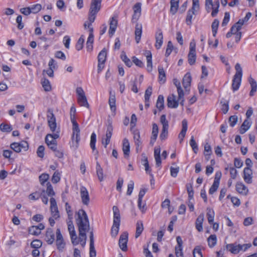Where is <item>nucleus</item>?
<instances>
[{"label": "nucleus", "mask_w": 257, "mask_h": 257, "mask_svg": "<svg viewBox=\"0 0 257 257\" xmlns=\"http://www.w3.org/2000/svg\"><path fill=\"white\" fill-rule=\"evenodd\" d=\"M78 218L76 219L78 226L79 235L84 237V240L81 243L82 246L84 247L86 243V231L89 229V222L86 212L80 209L77 212Z\"/></svg>", "instance_id": "1"}, {"label": "nucleus", "mask_w": 257, "mask_h": 257, "mask_svg": "<svg viewBox=\"0 0 257 257\" xmlns=\"http://www.w3.org/2000/svg\"><path fill=\"white\" fill-rule=\"evenodd\" d=\"M76 109L74 106H71L70 109V119L72 123V136L71 138V147L76 149L78 147L80 138V129L79 125L75 119V113Z\"/></svg>", "instance_id": "2"}, {"label": "nucleus", "mask_w": 257, "mask_h": 257, "mask_svg": "<svg viewBox=\"0 0 257 257\" xmlns=\"http://www.w3.org/2000/svg\"><path fill=\"white\" fill-rule=\"evenodd\" d=\"M235 69L236 73L233 76L232 83V88L233 91H235L239 89L242 76V69L239 63L236 64Z\"/></svg>", "instance_id": "3"}, {"label": "nucleus", "mask_w": 257, "mask_h": 257, "mask_svg": "<svg viewBox=\"0 0 257 257\" xmlns=\"http://www.w3.org/2000/svg\"><path fill=\"white\" fill-rule=\"evenodd\" d=\"M113 213V223L111 229V234L112 237H115L119 231L120 225V214L118 207L113 206L112 207Z\"/></svg>", "instance_id": "4"}, {"label": "nucleus", "mask_w": 257, "mask_h": 257, "mask_svg": "<svg viewBox=\"0 0 257 257\" xmlns=\"http://www.w3.org/2000/svg\"><path fill=\"white\" fill-rule=\"evenodd\" d=\"M56 243L57 249L59 251H62L65 246V243L63 239V236L61 233L60 229L57 228L56 232Z\"/></svg>", "instance_id": "5"}, {"label": "nucleus", "mask_w": 257, "mask_h": 257, "mask_svg": "<svg viewBox=\"0 0 257 257\" xmlns=\"http://www.w3.org/2000/svg\"><path fill=\"white\" fill-rule=\"evenodd\" d=\"M80 194L82 203L85 205H88L90 202V197L88 191L85 187L81 186L80 187Z\"/></svg>", "instance_id": "6"}, {"label": "nucleus", "mask_w": 257, "mask_h": 257, "mask_svg": "<svg viewBox=\"0 0 257 257\" xmlns=\"http://www.w3.org/2000/svg\"><path fill=\"white\" fill-rule=\"evenodd\" d=\"M128 241V233L126 232H123L119 237L118 244L119 247L122 251L127 250V243Z\"/></svg>", "instance_id": "7"}, {"label": "nucleus", "mask_w": 257, "mask_h": 257, "mask_svg": "<svg viewBox=\"0 0 257 257\" xmlns=\"http://www.w3.org/2000/svg\"><path fill=\"white\" fill-rule=\"evenodd\" d=\"M209 6H211L212 7V12L211 13V16L212 17H215L218 12V8L219 7V3L218 1H216L214 4H213L212 3V0H206L205 1V7L207 8L209 7Z\"/></svg>", "instance_id": "8"}, {"label": "nucleus", "mask_w": 257, "mask_h": 257, "mask_svg": "<svg viewBox=\"0 0 257 257\" xmlns=\"http://www.w3.org/2000/svg\"><path fill=\"white\" fill-rule=\"evenodd\" d=\"M101 3V0H92L89 12L97 14L100 10Z\"/></svg>", "instance_id": "9"}, {"label": "nucleus", "mask_w": 257, "mask_h": 257, "mask_svg": "<svg viewBox=\"0 0 257 257\" xmlns=\"http://www.w3.org/2000/svg\"><path fill=\"white\" fill-rule=\"evenodd\" d=\"M155 39V47L156 48V49H159L161 48L162 45L163 40V33L161 29H158L156 34Z\"/></svg>", "instance_id": "10"}, {"label": "nucleus", "mask_w": 257, "mask_h": 257, "mask_svg": "<svg viewBox=\"0 0 257 257\" xmlns=\"http://www.w3.org/2000/svg\"><path fill=\"white\" fill-rule=\"evenodd\" d=\"M117 26V20L115 17H112L110 20L109 29L108 33L110 37H111L114 34Z\"/></svg>", "instance_id": "11"}, {"label": "nucleus", "mask_w": 257, "mask_h": 257, "mask_svg": "<svg viewBox=\"0 0 257 257\" xmlns=\"http://www.w3.org/2000/svg\"><path fill=\"white\" fill-rule=\"evenodd\" d=\"M45 240L49 244H52L55 240V234L53 229L51 228H47L46 235Z\"/></svg>", "instance_id": "12"}, {"label": "nucleus", "mask_w": 257, "mask_h": 257, "mask_svg": "<svg viewBox=\"0 0 257 257\" xmlns=\"http://www.w3.org/2000/svg\"><path fill=\"white\" fill-rule=\"evenodd\" d=\"M252 170L249 167H245L243 170V179L244 181L250 184L252 182Z\"/></svg>", "instance_id": "13"}, {"label": "nucleus", "mask_w": 257, "mask_h": 257, "mask_svg": "<svg viewBox=\"0 0 257 257\" xmlns=\"http://www.w3.org/2000/svg\"><path fill=\"white\" fill-rule=\"evenodd\" d=\"M226 248L234 254L238 253L241 250L243 249V246L240 244L235 245L233 243L228 244L226 246Z\"/></svg>", "instance_id": "14"}, {"label": "nucleus", "mask_w": 257, "mask_h": 257, "mask_svg": "<svg viewBox=\"0 0 257 257\" xmlns=\"http://www.w3.org/2000/svg\"><path fill=\"white\" fill-rule=\"evenodd\" d=\"M147 191L146 189H142L140 190L139 194V198H138V207L140 210L141 211L142 213H145L146 210V205H143V208H141V203L142 202V199L145 195L146 192Z\"/></svg>", "instance_id": "15"}, {"label": "nucleus", "mask_w": 257, "mask_h": 257, "mask_svg": "<svg viewBox=\"0 0 257 257\" xmlns=\"http://www.w3.org/2000/svg\"><path fill=\"white\" fill-rule=\"evenodd\" d=\"M178 101L176 99V96L172 94L167 98V106L170 108H177L178 106Z\"/></svg>", "instance_id": "16"}, {"label": "nucleus", "mask_w": 257, "mask_h": 257, "mask_svg": "<svg viewBox=\"0 0 257 257\" xmlns=\"http://www.w3.org/2000/svg\"><path fill=\"white\" fill-rule=\"evenodd\" d=\"M59 137V131H57L53 134H48L45 138V142L47 144L48 143L50 144L53 143H56V139Z\"/></svg>", "instance_id": "17"}, {"label": "nucleus", "mask_w": 257, "mask_h": 257, "mask_svg": "<svg viewBox=\"0 0 257 257\" xmlns=\"http://www.w3.org/2000/svg\"><path fill=\"white\" fill-rule=\"evenodd\" d=\"M182 128L181 132L179 134L178 138L180 139V142L181 143L185 136L188 128L187 121L186 119H183L182 122Z\"/></svg>", "instance_id": "18"}, {"label": "nucleus", "mask_w": 257, "mask_h": 257, "mask_svg": "<svg viewBox=\"0 0 257 257\" xmlns=\"http://www.w3.org/2000/svg\"><path fill=\"white\" fill-rule=\"evenodd\" d=\"M134 15L133 16V19L138 20L141 14V3H136L134 7Z\"/></svg>", "instance_id": "19"}, {"label": "nucleus", "mask_w": 257, "mask_h": 257, "mask_svg": "<svg viewBox=\"0 0 257 257\" xmlns=\"http://www.w3.org/2000/svg\"><path fill=\"white\" fill-rule=\"evenodd\" d=\"M135 33L136 41L137 43H139L140 41L142 33V24L137 23L136 25Z\"/></svg>", "instance_id": "20"}, {"label": "nucleus", "mask_w": 257, "mask_h": 257, "mask_svg": "<svg viewBox=\"0 0 257 257\" xmlns=\"http://www.w3.org/2000/svg\"><path fill=\"white\" fill-rule=\"evenodd\" d=\"M159 132L158 126L156 123L153 124L152 137L151 138L150 144L152 145L154 144L156 141Z\"/></svg>", "instance_id": "21"}, {"label": "nucleus", "mask_w": 257, "mask_h": 257, "mask_svg": "<svg viewBox=\"0 0 257 257\" xmlns=\"http://www.w3.org/2000/svg\"><path fill=\"white\" fill-rule=\"evenodd\" d=\"M145 55H146L147 58V70L149 72H151L152 71L153 68L152 53L150 51H146L145 52Z\"/></svg>", "instance_id": "22"}, {"label": "nucleus", "mask_w": 257, "mask_h": 257, "mask_svg": "<svg viewBox=\"0 0 257 257\" xmlns=\"http://www.w3.org/2000/svg\"><path fill=\"white\" fill-rule=\"evenodd\" d=\"M204 220V215L203 214H200L197 218L196 219L195 222V227L196 229L199 231L201 232L203 230L202 224Z\"/></svg>", "instance_id": "23"}, {"label": "nucleus", "mask_w": 257, "mask_h": 257, "mask_svg": "<svg viewBox=\"0 0 257 257\" xmlns=\"http://www.w3.org/2000/svg\"><path fill=\"white\" fill-rule=\"evenodd\" d=\"M161 149L160 147H156L154 149V157L156 161V165L159 167L161 165V160L160 157Z\"/></svg>", "instance_id": "24"}, {"label": "nucleus", "mask_w": 257, "mask_h": 257, "mask_svg": "<svg viewBox=\"0 0 257 257\" xmlns=\"http://www.w3.org/2000/svg\"><path fill=\"white\" fill-rule=\"evenodd\" d=\"M236 190L240 194L246 195L248 191L247 188L242 183H237Z\"/></svg>", "instance_id": "25"}, {"label": "nucleus", "mask_w": 257, "mask_h": 257, "mask_svg": "<svg viewBox=\"0 0 257 257\" xmlns=\"http://www.w3.org/2000/svg\"><path fill=\"white\" fill-rule=\"evenodd\" d=\"M248 81L251 86V90L249 92V95L252 96L254 95V93L256 92L257 89V83L256 81L250 76L248 78Z\"/></svg>", "instance_id": "26"}, {"label": "nucleus", "mask_w": 257, "mask_h": 257, "mask_svg": "<svg viewBox=\"0 0 257 257\" xmlns=\"http://www.w3.org/2000/svg\"><path fill=\"white\" fill-rule=\"evenodd\" d=\"M108 103L111 110L113 112H115L116 110L115 97V95L114 94H112L111 91L109 93Z\"/></svg>", "instance_id": "27"}, {"label": "nucleus", "mask_w": 257, "mask_h": 257, "mask_svg": "<svg viewBox=\"0 0 257 257\" xmlns=\"http://www.w3.org/2000/svg\"><path fill=\"white\" fill-rule=\"evenodd\" d=\"M45 192V190L41 189L38 191H37L34 193L30 194L28 198L30 200H37L39 199V198L42 195V194Z\"/></svg>", "instance_id": "28"}, {"label": "nucleus", "mask_w": 257, "mask_h": 257, "mask_svg": "<svg viewBox=\"0 0 257 257\" xmlns=\"http://www.w3.org/2000/svg\"><path fill=\"white\" fill-rule=\"evenodd\" d=\"M191 76L190 73H187L183 77V85L185 89H187L188 87L190 86L191 82Z\"/></svg>", "instance_id": "29"}, {"label": "nucleus", "mask_w": 257, "mask_h": 257, "mask_svg": "<svg viewBox=\"0 0 257 257\" xmlns=\"http://www.w3.org/2000/svg\"><path fill=\"white\" fill-rule=\"evenodd\" d=\"M250 126L251 122L250 121L247 119H245L241 125L239 133L241 134H244L250 128Z\"/></svg>", "instance_id": "30"}, {"label": "nucleus", "mask_w": 257, "mask_h": 257, "mask_svg": "<svg viewBox=\"0 0 257 257\" xmlns=\"http://www.w3.org/2000/svg\"><path fill=\"white\" fill-rule=\"evenodd\" d=\"M130 143L128 140L125 138L123 140L122 151L124 156H128L130 154Z\"/></svg>", "instance_id": "31"}, {"label": "nucleus", "mask_w": 257, "mask_h": 257, "mask_svg": "<svg viewBox=\"0 0 257 257\" xmlns=\"http://www.w3.org/2000/svg\"><path fill=\"white\" fill-rule=\"evenodd\" d=\"M173 82L174 85L177 87V92L179 95V99H181V98H183V96L184 95V93L181 86L180 82L177 79H174Z\"/></svg>", "instance_id": "32"}, {"label": "nucleus", "mask_w": 257, "mask_h": 257, "mask_svg": "<svg viewBox=\"0 0 257 257\" xmlns=\"http://www.w3.org/2000/svg\"><path fill=\"white\" fill-rule=\"evenodd\" d=\"M96 172L98 180L101 182L103 180V171L100 164L97 162L96 165Z\"/></svg>", "instance_id": "33"}, {"label": "nucleus", "mask_w": 257, "mask_h": 257, "mask_svg": "<svg viewBox=\"0 0 257 257\" xmlns=\"http://www.w3.org/2000/svg\"><path fill=\"white\" fill-rule=\"evenodd\" d=\"M144 230L143 223L142 221H138L136 224V232L135 237L137 238L139 237Z\"/></svg>", "instance_id": "34"}, {"label": "nucleus", "mask_w": 257, "mask_h": 257, "mask_svg": "<svg viewBox=\"0 0 257 257\" xmlns=\"http://www.w3.org/2000/svg\"><path fill=\"white\" fill-rule=\"evenodd\" d=\"M77 101L80 106L89 107V105L85 95L78 96Z\"/></svg>", "instance_id": "35"}, {"label": "nucleus", "mask_w": 257, "mask_h": 257, "mask_svg": "<svg viewBox=\"0 0 257 257\" xmlns=\"http://www.w3.org/2000/svg\"><path fill=\"white\" fill-rule=\"evenodd\" d=\"M134 139L136 146V149L137 150L139 146L141 145L142 142L140 140V132L138 131H135L134 132Z\"/></svg>", "instance_id": "36"}, {"label": "nucleus", "mask_w": 257, "mask_h": 257, "mask_svg": "<svg viewBox=\"0 0 257 257\" xmlns=\"http://www.w3.org/2000/svg\"><path fill=\"white\" fill-rule=\"evenodd\" d=\"M170 4V12L173 15H174L178 10L179 0H171Z\"/></svg>", "instance_id": "37"}, {"label": "nucleus", "mask_w": 257, "mask_h": 257, "mask_svg": "<svg viewBox=\"0 0 257 257\" xmlns=\"http://www.w3.org/2000/svg\"><path fill=\"white\" fill-rule=\"evenodd\" d=\"M159 81L164 83L166 81V74L162 66H159Z\"/></svg>", "instance_id": "38"}, {"label": "nucleus", "mask_w": 257, "mask_h": 257, "mask_svg": "<svg viewBox=\"0 0 257 257\" xmlns=\"http://www.w3.org/2000/svg\"><path fill=\"white\" fill-rule=\"evenodd\" d=\"M164 97L162 95H159L156 102V107L160 111L162 110L164 107Z\"/></svg>", "instance_id": "39"}, {"label": "nucleus", "mask_w": 257, "mask_h": 257, "mask_svg": "<svg viewBox=\"0 0 257 257\" xmlns=\"http://www.w3.org/2000/svg\"><path fill=\"white\" fill-rule=\"evenodd\" d=\"M196 59V52H189L188 55V61L190 65H192L195 64Z\"/></svg>", "instance_id": "40"}, {"label": "nucleus", "mask_w": 257, "mask_h": 257, "mask_svg": "<svg viewBox=\"0 0 257 257\" xmlns=\"http://www.w3.org/2000/svg\"><path fill=\"white\" fill-rule=\"evenodd\" d=\"M106 58V51L105 48L103 49L98 54V62L105 63Z\"/></svg>", "instance_id": "41"}, {"label": "nucleus", "mask_w": 257, "mask_h": 257, "mask_svg": "<svg viewBox=\"0 0 257 257\" xmlns=\"http://www.w3.org/2000/svg\"><path fill=\"white\" fill-rule=\"evenodd\" d=\"M48 124L56 122V118L53 114L52 110L48 109L47 115Z\"/></svg>", "instance_id": "42"}, {"label": "nucleus", "mask_w": 257, "mask_h": 257, "mask_svg": "<svg viewBox=\"0 0 257 257\" xmlns=\"http://www.w3.org/2000/svg\"><path fill=\"white\" fill-rule=\"evenodd\" d=\"M41 84L45 91H50L51 90L50 81L47 79L44 78L42 80Z\"/></svg>", "instance_id": "43"}, {"label": "nucleus", "mask_w": 257, "mask_h": 257, "mask_svg": "<svg viewBox=\"0 0 257 257\" xmlns=\"http://www.w3.org/2000/svg\"><path fill=\"white\" fill-rule=\"evenodd\" d=\"M208 245L210 247H213L216 244V236L215 234L211 235L207 239Z\"/></svg>", "instance_id": "44"}, {"label": "nucleus", "mask_w": 257, "mask_h": 257, "mask_svg": "<svg viewBox=\"0 0 257 257\" xmlns=\"http://www.w3.org/2000/svg\"><path fill=\"white\" fill-rule=\"evenodd\" d=\"M238 22L235 23L231 28L230 30V32L233 35H235L237 34L238 32H240L239 31L241 30L242 26L240 25L237 24Z\"/></svg>", "instance_id": "45"}, {"label": "nucleus", "mask_w": 257, "mask_h": 257, "mask_svg": "<svg viewBox=\"0 0 257 257\" xmlns=\"http://www.w3.org/2000/svg\"><path fill=\"white\" fill-rule=\"evenodd\" d=\"M194 15H195V11L192 10L190 9L188 11L186 19V23L188 25L190 26L191 25L192 19Z\"/></svg>", "instance_id": "46"}, {"label": "nucleus", "mask_w": 257, "mask_h": 257, "mask_svg": "<svg viewBox=\"0 0 257 257\" xmlns=\"http://www.w3.org/2000/svg\"><path fill=\"white\" fill-rule=\"evenodd\" d=\"M207 217L209 223H213L214 217V212L212 209L207 208Z\"/></svg>", "instance_id": "47"}, {"label": "nucleus", "mask_w": 257, "mask_h": 257, "mask_svg": "<svg viewBox=\"0 0 257 257\" xmlns=\"http://www.w3.org/2000/svg\"><path fill=\"white\" fill-rule=\"evenodd\" d=\"M96 14H97L96 13H91V12H89L88 21L89 22V23H88V28L89 29V30H90V28H93L91 27V24L95 21Z\"/></svg>", "instance_id": "48"}, {"label": "nucleus", "mask_w": 257, "mask_h": 257, "mask_svg": "<svg viewBox=\"0 0 257 257\" xmlns=\"http://www.w3.org/2000/svg\"><path fill=\"white\" fill-rule=\"evenodd\" d=\"M0 130L3 132L9 133L13 128L10 124L2 123L0 124Z\"/></svg>", "instance_id": "49"}, {"label": "nucleus", "mask_w": 257, "mask_h": 257, "mask_svg": "<svg viewBox=\"0 0 257 257\" xmlns=\"http://www.w3.org/2000/svg\"><path fill=\"white\" fill-rule=\"evenodd\" d=\"M190 145L191 146L193 152L195 154H197L198 150V148L193 136L191 137V140L190 141Z\"/></svg>", "instance_id": "50"}, {"label": "nucleus", "mask_w": 257, "mask_h": 257, "mask_svg": "<svg viewBox=\"0 0 257 257\" xmlns=\"http://www.w3.org/2000/svg\"><path fill=\"white\" fill-rule=\"evenodd\" d=\"M28 231L30 234L36 236L39 235L41 233V231H39V230L37 228L36 226L34 225L29 227Z\"/></svg>", "instance_id": "51"}, {"label": "nucleus", "mask_w": 257, "mask_h": 257, "mask_svg": "<svg viewBox=\"0 0 257 257\" xmlns=\"http://www.w3.org/2000/svg\"><path fill=\"white\" fill-rule=\"evenodd\" d=\"M121 58L122 60L124 62L125 65L128 67H130L132 65V62L129 58H127L125 54L122 52L121 54Z\"/></svg>", "instance_id": "52"}, {"label": "nucleus", "mask_w": 257, "mask_h": 257, "mask_svg": "<svg viewBox=\"0 0 257 257\" xmlns=\"http://www.w3.org/2000/svg\"><path fill=\"white\" fill-rule=\"evenodd\" d=\"M46 185H47L46 193H47V195L49 196H54L55 193L53 190V187H52L51 184H50V183L49 182H47Z\"/></svg>", "instance_id": "53"}, {"label": "nucleus", "mask_w": 257, "mask_h": 257, "mask_svg": "<svg viewBox=\"0 0 257 257\" xmlns=\"http://www.w3.org/2000/svg\"><path fill=\"white\" fill-rule=\"evenodd\" d=\"M96 141V136L94 133L91 135L90 146L93 151L95 150V143Z\"/></svg>", "instance_id": "54"}, {"label": "nucleus", "mask_w": 257, "mask_h": 257, "mask_svg": "<svg viewBox=\"0 0 257 257\" xmlns=\"http://www.w3.org/2000/svg\"><path fill=\"white\" fill-rule=\"evenodd\" d=\"M251 16V13L250 12H248L246 14L245 17L243 19H239L238 21L237 24L242 26L244 23H246L249 20V19L250 18Z\"/></svg>", "instance_id": "55"}, {"label": "nucleus", "mask_w": 257, "mask_h": 257, "mask_svg": "<svg viewBox=\"0 0 257 257\" xmlns=\"http://www.w3.org/2000/svg\"><path fill=\"white\" fill-rule=\"evenodd\" d=\"M84 42V39L83 38V36H81L76 44V49L78 51H80L83 48Z\"/></svg>", "instance_id": "56"}, {"label": "nucleus", "mask_w": 257, "mask_h": 257, "mask_svg": "<svg viewBox=\"0 0 257 257\" xmlns=\"http://www.w3.org/2000/svg\"><path fill=\"white\" fill-rule=\"evenodd\" d=\"M31 9V12L33 14L38 13L42 9V6L40 4H37L32 6L30 7Z\"/></svg>", "instance_id": "57"}, {"label": "nucleus", "mask_w": 257, "mask_h": 257, "mask_svg": "<svg viewBox=\"0 0 257 257\" xmlns=\"http://www.w3.org/2000/svg\"><path fill=\"white\" fill-rule=\"evenodd\" d=\"M174 48L173 45L171 41H169L168 42L167 47L165 53V56L166 57H168L170 54L171 53L173 49Z\"/></svg>", "instance_id": "58"}, {"label": "nucleus", "mask_w": 257, "mask_h": 257, "mask_svg": "<svg viewBox=\"0 0 257 257\" xmlns=\"http://www.w3.org/2000/svg\"><path fill=\"white\" fill-rule=\"evenodd\" d=\"M160 122L163 125L162 128H169L168 121L166 119V115L163 114L160 117Z\"/></svg>", "instance_id": "59"}, {"label": "nucleus", "mask_w": 257, "mask_h": 257, "mask_svg": "<svg viewBox=\"0 0 257 257\" xmlns=\"http://www.w3.org/2000/svg\"><path fill=\"white\" fill-rule=\"evenodd\" d=\"M49 176L48 174L43 173L41 174L39 176V181L40 182V183L44 185V183L46 182H47L48 180L49 179Z\"/></svg>", "instance_id": "60"}, {"label": "nucleus", "mask_w": 257, "mask_h": 257, "mask_svg": "<svg viewBox=\"0 0 257 257\" xmlns=\"http://www.w3.org/2000/svg\"><path fill=\"white\" fill-rule=\"evenodd\" d=\"M194 257H203L200 246H197L193 250Z\"/></svg>", "instance_id": "61"}, {"label": "nucleus", "mask_w": 257, "mask_h": 257, "mask_svg": "<svg viewBox=\"0 0 257 257\" xmlns=\"http://www.w3.org/2000/svg\"><path fill=\"white\" fill-rule=\"evenodd\" d=\"M42 242L39 239L34 240L31 243V246L34 248H39L41 247Z\"/></svg>", "instance_id": "62"}, {"label": "nucleus", "mask_w": 257, "mask_h": 257, "mask_svg": "<svg viewBox=\"0 0 257 257\" xmlns=\"http://www.w3.org/2000/svg\"><path fill=\"white\" fill-rule=\"evenodd\" d=\"M152 93V87L149 86L146 90L145 94V99L146 101H149L150 97Z\"/></svg>", "instance_id": "63"}, {"label": "nucleus", "mask_w": 257, "mask_h": 257, "mask_svg": "<svg viewBox=\"0 0 257 257\" xmlns=\"http://www.w3.org/2000/svg\"><path fill=\"white\" fill-rule=\"evenodd\" d=\"M18 145L22 151H26L29 148L28 143L26 141H21L18 143Z\"/></svg>", "instance_id": "64"}]
</instances>
